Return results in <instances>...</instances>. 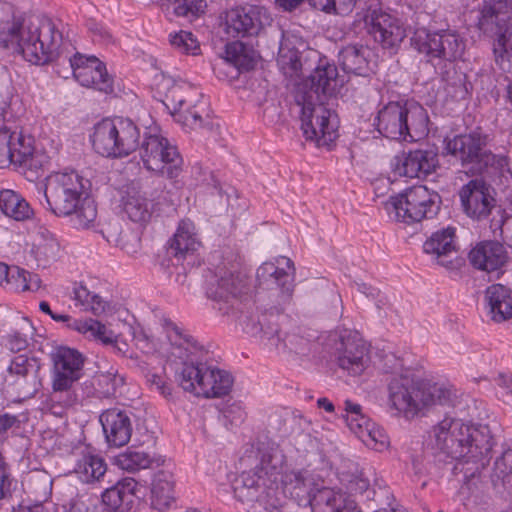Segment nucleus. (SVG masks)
I'll use <instances>...</instances> for the list:
<instances>
[{"mask_svg": "<svg viewBox=\"0 0 512 512\" xmlns=\"http://www.w3.org/2000/svg\"><path fill=\"white\" fill-rule=\"evenodd\" d=\"M497 428L495 420L475 424L446 416L432 427L429 445L437 461H456L453 474L470 490L491 458Z\"/></svg>", "mask_w": 512, "mask_h": 512, "instance_id": "f257e3e1", "label": "nucleus"}, {"mask_svg": "<svg viewBox=\"0 0 512 512\" xmlns=\"http://www.w3.org/2000/svg\"><path fill=\"white\" fill-rule=\"evenodd\" d=\"M285 456L277 449L262 453L259 464L253 469L243 471L233 482L235 497L241 502H249L259 498L260 493L267 497L278 488V483L291 485L294 489L305 492L313 497L315 482L308 470L292 471L284 476Z\"/></svg>", "mask_w": 512, "mask_h": 512, "instance_id": "f03ea898", "label": "nucleus"}, {"mask_svg": "<svg viewBox=\"0 0 512 512\" xmlns=\"http://www.w3.org/2000/svg\"><path fill=\"white\" fill-rule=\"evenodd\" d=\"M62 34L48 18L13 19L0 25V45L20 53L33 64H46L58 56Z\"/></svg>", "mask_w": 512, "mask_h": 512, "instance_id": "7ed1b4c3", "label": "nucleus"}, {"mask_svg": "<svg viewBox=\"0 0 512 512\" xmlns=\"http://www.w3.org/2000/svg\"><path fill=\"white\" fill-rule=\"evenodd\" d=\"M83 178L76 172L56 173L47 178L44 197L57 216H71L75 227L90 228L96 220L95 202L84 195Z\"/></svg>", "mask_w": 512, "mask_h": 512, "instance_id": "20e7f679", "label": "nucleus"}, {"mask_svg": "<svg viewBox=\"0 0 512 512\" xmlns=\"http://www.w3.org/2000/svg\"><path fill=\"white\" fill-rule=\"evenodd\" d=\"M453 393L439 384H427L407 375L394 376L388 383V401L406 419L422 416L435 403L448 402Z\"/></svg>", "mask_w": 512, "mask_h": 512, "instance_id": "39448f33", "label": "nucleus"}, {"mask_svg": "<svg viewBox=\"0 0 512 512\" xmlns=\"http://www.w3.org/2000/svg\"><path fill=\"white\" fill-rule=\"evenodd\" d=\"M377 131L386 138L415 141L428 134V114L416 102H389L375 119Z\"/></svg>", "mask_w": 512, "mask_h": 512, "instance_id": "423d86ee", "label": "nucleus"}, {"mask_svg": "<svg viewBox=\"0 0 512 512\" xmlns=\"http://www.w3.org/2000/svg\"><path fill=\"white\" fill-rule=\"evenodd\" d=\"M294 99L301 108V129L306 140L318 147H329L338 138L339 121L334 110L314 91L301 87Z\"/></svg>", "mask_w": 512, "mask_h": 512, "instance_id": "0eeeda50", "label": "nucleus"}, {"mask_svg": "<svg viewBox=\"0 0 512 512\" xmlns=\"http://www.w3.org/2000/svg\"><path fill=\"white\" fill-rule=\"evenodd\" d=\"M487 142V135L474 131L447 140L445 150L471 175H481L490 168L502 170L508 164L506 157L493 154Z\"/></svg>", "mask_w": 512, "mask_h": 512, "instance_id": "6e6552de", "label": "nucleus"}, {"mask_svg": "<svg viewBox=\"0 0 512 512\" xmlns=\"http://www.w3.org/2000/svg\"><path fill=\"white\" fill-rule=\"evenodd\" d=\"M441 198L435 191L418 185L391 196L385 203L389 216L405 224L419 223L434 217L440 209Z\"/></svg>", "mask_w": 512, "mask_h": 512, "instance_id": "1a4fd4ad", "label": "nucleus"}, {"mask_svg": "<svg viewBox=\"0 0 512 512\" xmlns=\"http://www.w3.org/2000/svg\"><path fill=\"white\" fill-rule=\"evenodd\" d=\"M140 133L129 119H104L94 127V150L105 157H125L136 150Z\"/></svg>", "mask_w": 512, "mask_h": 512, "instance_id": "9d476101", "label": "nucleus"}, {"mask_svg": "<svg viewBox=\"0 0 512 512\" xmlns=\"http://www.w3.org/2000/svg\"><path fill=\"white\" fill-rule=\"evenodd\" d=\"M177 381L185 391L205 398L225 396L233 385V378L228 372L192 362L183 363L181 370L177 372Z\"/></svg>", "mask_w": 512, "mask_h": 512, "instance_id": "9b49d317", "label": "nucleus"}, {"mask_svg": "<svg viewBox=\"0 0 512 512\" xmlns=\"http://www.w3.org/2000/svg\"><path fill=\"white\" fill-rule=\"evenodd\" d=\"M144 167L159 176L177 182L183 170V159L178 149L161 135H149L140 146Z\"/></svg>", "mask_w": 512, "mask_h": 512, "instance_id": "f8f14e48", "label": "nucleus"}, {"mask_svg": "<svg viewBox=\"0 0 512 512\" xmlns=\"http://www.w3.org/2000/svg\"><path fill=\"white\" fill-rule=\"evenodd\" d=\"M271 310L273 311L241 313L238 318V324L242 330L251 337L259 339L269 351L280 350L281 347L287 346L283 341V332L278 322L283 307L276 303Z\"/></svg>", "mask_w": 512, "mask_h": 512, "instance_id": "ddd939ff", "label": "nucleus"}, {"mask_svg": "<svg viewBox=\"0 0 512 512\" xmlns=\"http://www.w3.org/2000/svg\"><path fill=\"white\" fill-rule=\"evenodd\" d=\"M294 277V263L285 256L277 258L276 263H263L256 271L258 287L275 291L278 306H283L290 301L294 290Z\"/></svg>", "mask_w": 512, "mask_h": 512, "instance_id": "4468645a", "label": "nucleus"}, {"mask_svg": "<svg viewBox=\"0 0 512 512\" xmlns=\"http://www.w3.org/2000/svg\"><path fill=\"white\" fill-rule=\"evenodd\" d=\"M335 358L340 369L348 375L359 376L371 361L369 345L357 331L340 330L335 343Z\"/></svg>", "mask_w": 512, "mask_h": 512, "instance_id": "2eb2a0df", "label": "nucleus"}, {"mask_svg": "<svg viewBox=\"0 0 512 512\" xmlns=\"http://www.w3.org/2000/svg\"><path fill=\"white\" fill-rule=\"evenodd\" d=\"M270 17L264 7L246 5L228 10L224 18V33L228 38L257 36L269 22Z\"/></svg>", "mask_w": 512, "mask_h": 512, "instance_id": "dca6fc26", "label": "nucleus"}, {"mask_svg": "<svg viewBox=\"0 0 512 512\" xmlns=\"http://www.w3.org/2000/svg\"><path fill=\"white\" fill-rule=\"evenodd\" d=\"M415 43L420 53L425 54L429 61L440 59L455 61L460 59L465 51V42L455 31L429 33L422 31L415 37Z\"/></svg>", "mask_w": 512, "mask_h": 512, "instance_id": "f3484780", "label": "nucleus"}, {"mask_svg": "<svg viewBox=\"0 0 512 512\" xmlns=\"http://www.w3.org/2000/svg\"><path fill=\"white\" fill-rule=\"evenodd\" d=\"M39 370L40 363L37 359L18 355L11 360L4 381L18 397L30 398L41 387Z\"/></svg>", "mask_w": 512, "mask_h": 512, "instance_id": "a211bd4d", "label": "nucleus"}, {"mask_svg": "<svg viewBox=\"0 0 512 512\" xmlns=\"http://www.w3.org/2000/svg\"><path fill=\"white\" fill-rule=\"evenodd\" d=\"M423 251L439 266L449 271L460 269L464 259L458 255L456 229L448 226L433 232L423 243Z\"/></svg>", "mask_w": 512, "mask_h": 512, "instance_id": "6ab92c4d", "label": "nucleus"}, {"mask_svg": "<svg viewBox=\"0 0 512 512\" xmlns=\"http://www.w3.org/2000/svg\"><path fill=\"white\" fill-rule=\"evenodd\" d=\"M238 254L230 252L227 262H221L215 268V281L210 282L207 296L215 301L229 302L240 296L245 287V279L237 273Z\"/></svg>", "mask_w": 512, "mask_h": 512, "instance_id": "aec40b11", "label": "nucleus"}, {"mask_svg": "<svg viewBox=\"0 0 512 512\" xmlns=\"http://www.w3.org/2000/svg\"><path fill=\"white\" fill-rule=\"evenodd\" d=\"M34 146L30 138L0 129V168L13 165L25 172L35 166Z\"/></svg>", "mask_w": 512, "mask_h": 512, "instance_id": "412c9836", "label": "nucleus"}, {"mask_svg": "<svg viewBox=\"0 0 512 512\" xmlns=\"http://www.w3.org/2000/svg\"><path fill=\"white\" fill-rule=\"evenodd\" d=\"M74 78L84 87L100 92H113V79L108 75L105 65L96 57H84L77 53L69 59Z\"/></svg>", "mask_w": 512, "mask_h": 512, "instance_id": "4be33fe9", "label": "nucleus"}, {"mask_svg": "<svg viewBox=\"0 0 512 512\" xmlns=\"http://www.w3.org/2000/svg\"><path fill=\"white\" fill-rule=\"evenodd\" d=\"M477 28L493 38L512 29V0H486L479 8Z\"/></svg>", "mask_w": 512, "mask_h": 512, "instance_id": "5701e85b", "label": "nucleus"}, {"mask_svg": "<svg viewBox=\"0 0 512 512\" xmlns=\"http://www.w3.org/2000/svg\"><path fill=\"white\" fill-rule=\"evenodd\" d=\"M54 371L52 388L54 390L71 389L77 382L84 366V357L75 349L61 347L53 355Z\"/></svg>", "mask_w": 512, "mask_h": 512, "instance_id": "b1692460", "label": "nucleus"}, {"mask_svg": "<svg viewBox=\"0 0 512 512\" xmlns=\"http://www.w3.org/2000/svg\"><path fill=\"white\" fill-rule=\"evenodd\" d=\"M391 165L399 176L425 178L435 172L439 162L432 150H414L395 156Z\"/></svg>", "mask_w": 512, "mask_h": 512, "instance_id": "393cba45", "label": "nucleus"}, {"mask_svg": "<svg viewBox=\"0 0 512 512\" xmlns=\"http://www.w3.org/2000/svg\"><path fill=\"white\" fill-rule=\"evenodd\" d=\"M368 32L383 47H393L405 37V29L394 16L382 11L371 10L365 16Z\"/></svg>", "mask_w": 512, "mask_h": 512, "instance_id": "a878e982", "label": "nucleus"}, {"mask_svg": "<svg viewBox=\"0 0 512 512\" xmlns=\"http://www.w3.org/2000/svg\"><path fill=\"white\" fill-rule=\"evenodd\" d=\"M459 195L465 213L474 219L487 217L495 205L489 187L481 179L469 181L461 188Z\"/></svg>", "mask_w": 512, "mask_h": 512, "instance_id": "bb28decb", "label": "nucleus"}, {"mask_svg": "<svg viewBox=\"0 0 512 512\" xmlns=\"http://www.w3.org/2000/svg\"><path fill=\"white\" fill-rule=\"evenodd\" d=\"M468 258L474 268L491 273L499 271L505 265L508 255L499 242L484 241L471 249Z\"/></svg>", "mask_w": 512, "mask_h": 512, "instance_id": "cd10ccee", "label": "nucleus"}, {"mask_svg": "<svg viewBox=\"0 0 512 512\" xmlns=\"http://www.w3.org/2000/svg\"><path fill=\"white\" fill-rule=\"evenodd\" d=\"M100 422L110 446L126 445L132 435V423L129 415L122 410L112 408L100 415Z\"/></svg>", "mask_w": 512, "mask_h": 512, "instance_id": "c85d7f7f", "label": "nucleus"}, {"mask_svg": "<svg viewBox=\"0 0 512 512\" xmlns=\"http://www.w3.org/2000/svg\"><path fill=\"white\" fill-rule=\"evenodd\" d=\"M137 482L131 477L117 481L102 493V502L112 512H129L135 501Z\"/></svg>", "mask_w": 512, "mask_h": 512, "instance_id": "c756f323", "label": "nucleus"}, {"mask_svg": "<svg viewBox=\"0 0 512 512\" xmlns=\"http://www.w3.org/2000/svg\"><path fill=\"white\" fill-rule=\"evenodd\" d=\"M485 303L490 319L501 323L512 318V293L502 284H493L485 291Z\"/></svg>", "mask_w": 512, "mask_h": 512, "instance_id": "7c9ffc66", "label": "nucleus"}, {"mask_svg": "<svg viewBox=\"0 0 512 512\" xmlns=\"http://www.w3.org/2000/svg\"><path fill=\"white\" fill-rule=\"evenodd\" d=\"M200 246L196 237L195 226L189 219L179 222L177 230L169 241L168 253L177 260L193 255Z\"/></svg>", "mask_w": 512, "mask_h": 512, "instance_id": "2f4dec72", "label": "nucleus"}, {"mask_svg": "<svg viewBox=\"0 0 512 512\" xmlns=\"http://www.w3.org/2000/svg\"><path fill=\"white\" fill-rule=\"evenodd\" d=\"M337 75V68L334 65L327 64L317 67L307 80L296 86L295 91L305 86L308 91L317 93L325 102L328 95L333 94L336 90Z\"/></svg>", "mask_w": 512, "mask_h": 512, "instance_id": "473e14b6", "label": "nucleus"}, {"mask_svg": "<svg viewBox=\"0 0 512 512\" xmlns=\"http://www.w3.org/2000/svg\"><path fill=\"white\" fill-rule=\"evenodd\" d=\"M174 502L172 474L158 471L152 483L151 508L161 512L173 508Z\"/></svg>", "mask_w": 512, "mask_h": 512, "instance_id": "72a5a7b5", "label": "nucleus"}, {"mask_svg": "<svg viewBox=\"0 0 512 512\" xmlns=\"http://www.w3.org/2000/svg\"><path fill=\"white\" fill-rule=\"evenodd\" d=\"M309 502L315 507L325 504L332 512H353L357 508L355 500L350 495L328 487L317 489Z\"/></svg>", "mask_w": 512, "mask_h": 512, "instance_id": "f704fd0d", "label": "nucleus"}, {"mask_svg": "<svg viewBox=\"0 0 512 512\" xmlns=\"http://www.w3.org/2000/svg\"><path fill=\"white\" fill-rule=\"evenodd\" d=\"M122 206L128 218L135 223H147L154 213L151 201L135 190L126 192L122 198Z\"/></svg>", "mask_w": 512, "mask_h": 512, "instance_id": "c9c22d12", "label": "nucleus"}, {"mask_svg": "<svg viewBox=\"0 0 512 512\" xmlns=\"http://www.w3.org/2000/svg\"><path fill=\"white\" fill-rule=\"evenodd\" d=\"M370 50L363 45H347L338 55V62L346 73L365 75L368 71Z\"/></svg>", "mask_w": 512, "mask_h": 512, "instance_id": "e433bc0d", "label": "nucleus"}, {"mask_svg": "<svg viewBox=\"0 0 512 512\" xmlns=\"http://www.w3.org/2000/svg\"><path fill=\"white\" fill-rule=\"evenodd\" d=\"M489 479L493 488L498 492L512 489V449H506L496 457Z\"/></svg>", "mask_w": 512, "mask_h": 512, "instance_id": "4c0bfd02", "label": "nucleus"}, {"mask_svg": "<svg viewBox=\"0 0 512 512\" xmlns=\"http://www.w3.org/2000/svg\"><path fill=\"white\" fill-rule=\"evenodd\" d=\"M74 472L84 482L90 483L100 481L107 472V464L99 455L90 452L82 453L81 457L76 461Z\"/></svg>", "mask_w": 512, "mask_h": 512, "instance_id": "58836bf2", "label": "nucleus"}, {"mask_svg": "<svg viewBox=\"0 0 512 512\" xmlns=\"http://www.w3.org/2000/svg\"><path fill=\"white\" fill-rule=\"evenodd\" d=\"M0 209L6 216L16 221L29 219L33 214L28 202L12 190L0 192Z\"/></svg>", "mask_w": 512, "mask_h": 512, "instance_id": "ea45409f", "label": "nucleus"}, {"mask_svg": "<svg viewBox=\"0 0 512 512\" xmlns=\"http://www.w3.org/2000/svg\"><path fill=\"white\" fill-rule=\"evenodd\" d=\"M69 327L83 334H89L104 345L116 344V335L104 324L95 319H75L69 323Z\"/></svg>", "mask_w": 512, "mask_h": 512, "instance_id": "a19ab883", "label": "nucleus"}, {"mask_svg": "<svg viewBox=\"0 0 512 512\" xmlns=\"http://www.w3.org/2000/svg\"><path fill=\"white\" fill-rule=\"evenodd\" d=\"M29 493L34 496L32 504L29 507L38 508L47 502L52 492V479L45 471H36L31 474L28 479Z\"/></svg>", "mask_w": 512, "mask_h": 512, "instance_id": "79ce46f5", "label": "nucleus"}, {"mask_svg": "<svg viewBox=\"0 0 512 512\" xmlns=\"http://www.w3.org/2000/svg\"><path fill=\"white\" fill-rule=\"evenodd\" d=\"M152 461L148 453L136 447H130L115 457V464L128 472L149 468Z\"/></svg>", "mask_w": 512, "mask_h": 512, "instance_id": "37998d69", "label": "nucleus"}, {"mask_svg": "<svg viewBox=\"0 0 512 512\" xmlns=\"http://www.w3.org/2000/svg\"><path fill=\"white\" fill-rule=\"evenodd\" d=\"M492 39L496 64L504 72H512V28Z\"/></svg>", "mask_w": 512, "mask_h": 512, "instance_id": "c03bdc74", "label": "nucleus"}, {"mask_svg": "<svg viewBox=\"0 0 512 512\" xmlns=\"http://www.w3.org/2000/svg\"><path fill=\"white\" fill-rule=\"evenodd\" d=\"M34 334L32 323L23 318L17 322L12 331L6 336L5 346L12 352L25 350L28 346V340Z\"/></svg>", "mask_w": 512, "mask_h": 512, "instance_id": "a18cd8bd", "label": "nucleus"}, {"mask_svg": "<svg viewBox=\"0 0 512 512\" xmlns=\"http://www.w3.org/2000/svg\"><path fill=\"white\" fill-rule=\"evenodd\" d=\"M277 64L284 75L288 77L299 76L302 72V63L299 51L288 45H281L278 52Z\"/></svg>", "mask_w": 512, "mask_h": 512, "instance_id": "49530a36", "label": "nucleus"}, {"mask_svg": "<svg viewBox=\"0 0 512 512\" xmlns=\"http://www.w3.org/2000/svg\"><path fill=\"white\" fill-rule=\"evenodd\" d=\"M59 243L54 238L41 239L34 245L32 252L38 266L46 267L49 263L55 261L59 254Z\"/></svg>", "mask_w": 512, "mask_h": 512, "instance_id": "de8ad7c7", "label": "nucleus"}, {"mask_svg": "<svg viewBox=\"0 0 512 512\" xmlns=\"http://www.w3.org/2000/svg\"><path fill=\"white\" fill-rule=\"evenodd\" d=\"M74 299L86 310L91 311L95 315H99L105 311V303L101 297L96 294H91L83 285H78L74 288Z\"/></svg>", "mask_w": 512, "mask_h": 512, "instance_id": "09e8293b", "label": "nucleus"}, {"mask_svg": "<svg viewBox=\"0 0 512 512\" xmlns=\"http://www.w3.org/2000/svg\"><path fill=\"white\" fill-rule=\"evenodd\" d=\"M207 7L205 0H174V13L189 21L198 18Z\"/></svg>", "mask_w": 512, "mask_h": 512, "instance_id": "8fccbe9b", "label": "nucleus"}, {"mask_svg": "<svg viewBox=\"0 0 512 512\" xmlns=\"http://www.w3.org/2000/svg\"><path fill=\"white\" fill-rule=\"evenodd\" d=\"M170 43L180 53L188 55H197L200 53L199 42L191 32L180 31L171 35Z\"/></svg>", "mask_w": 512, "mask_h": 512, "instance_id": "3c124183", "label": "nucleus"}, {"mask_svg": "<svg viewBox=\"0 0 512 512\" xmlns=\"http://www.w3.org/2000/svg\"><path fill=\"white\" fill-rule=\"evenodd\" d=\"M94 380L106 394L114 393L118 387L124 384V378L118 375L117 371L114 369L97 373Z\"/></svg>", "mask_w": 512, "mask_h": 512, "instance_id": "603ef678", "label": "nucleus"}, {"mask_svg": "<svg viewBox=\"0 0 512 512\" xmlns=\"http://www.w3.org/2000/svg\"><path fill=\"white\" fill-rule=\"evenodd\" d=\"M10 270L11 273L8 275V282H6V285L11 286L17 291H28L29 287L27 286V278H29V272L17 266L11 267Z\"/></svg>", "mask_w": 512, "mask_h": 512, "instance_id": "864d4df0", "label": "nucleus"}, {"mask_svg": "<svg viewBox=\"0 0 512 512\" xmlns=\"http://www.w3.org/2000/svg\"><path fill=\"white\" fill-rule=\"evenodd\" d=\"M351 430L367 447L368 440L374 437V432L383 431L379 426L366 420L365 423H353Z\"/></svg>", "mask_w": 512, "mask_h": 512, "instance_id": "5fc2aeb1", "label": "nucleus"}, {"mask_svg": "<svg viewBox=\"0 0 512 512\" xmlns=\"http://www.w3.org/2000/svg\"><path fill=\"white\" fill-rule=\"evenodd\" d=\"M114 246L121 248L128 254H134L137 253L140 247V239L134 232L128 229L123 230L119 243L114 244Z\"/></svg>", "mask_w": 512, "mask_h": 512, "instance_id": "6e6d98bb", "label": "nucleus"}, {"mask_svg": "<svg viewBox=\"0 0 512 512\" xmlns=\"http://www.w3.org/2000/svg\"><path fill=\"white\" fill-rule=\"evenodd\" d=\"M345 411L347 412L346 422L350 430L353 429V423H365L368 420L361 412V405L350 400L345 401Z\"/></svg>", "mask_w": 512, "mask_h": 512, "instance_id": "4d7b16f0", "label": "nucleus"}, {"mask_svg": "<svg viewBox=\"0 0 512 512\" xmlns=\"http://www.w3.org/2000/svg\"><path fill=\"white\" fill-rule=\"evenodd\" d=\"M52 400L57 403H61L65 408L69 409L77 404L78 397L77 395L71 391V389L66 390H54L51 394Z\"/></svg>", "mask_w": 512, "mask_h": 512, "instance_id": "13d9d810", "label": "nucleus"}, {"mask_svg": "<svg viewBox=\"0 0 512 512\" xmlns=\"http://www.w3.org/2000/svg\"><path fill=\"white\" fill-rule=\"evenodd\" d=\"M184 89L183 85L174 84L166 93V99L173 106L175 114L178 112L177 109H180L185 103V98L183 97Z\"/></svg>", "mask_w": 512, "mask_h": 512, "instance_id": "bf43d9fd", "label": "nucleus"}, {"mask_svg": "<svg viewBox=\"0 0 512 512\" xmlns=\"http://www.w3.org/2000/svg\"><path fill=\"white\" fill-rule=\"evenodd\" d=\"M122 232L120 222H110L101 230L103 237L112 245L119 243Z\"/></svg>", "mask_w": 512, "mask_h": 512, "instance_id": "052dcab7", "label": "nucleus"}, {"mask_svg": "<svg viewBox=\"0 0 512 512\" xmlns=\"http://www.w3.org/2000/svg\"><path fill=\"white\" fill-rule=\"evenodd\" d=\"M175 115L178 116V121L191 129L202 126V118L196 111L187 110L183 113L177 112Z\"/></svg>", "mask_w": 512, "mask_h": 512, "instance_id": "680f3d73", "label": "nucleus"}, {"mask_svg": "<svg viewBox=\"0 0 512 512\" xmlns=\"http://www.w3.org/2000/svg\"><path fill=\"white\" fill-rule=\"evenodd\" d=\"M355 6V0H331V14L347 15Z\"/></svg>", "mask_w": 512, "mask_h": 512, "instance_id": "e2e57ef3", "label": "nucleus"}, {"mask_svg": "<svg viewBox=\"0 0 512 512\" xmlns=\"http://www.w3.org/2000/svg\"><path fill=\"white\" fill-rule=\"evenodd\" d=\"M88 494H78L70 500L69 512H88L90 506Z\"/></svg>", "mask_w": 512, "mask_h": 512, "instance_id": "0e129e2a", "label": "nucleus"}, {"mask_svg": "<svg viewBox=\"0 0 512 512\" xmlns=\"http://www.w3.org/2000/svg\"><path fill=\"white\" fill-rule=\"evenodd\" d=\"M389 446V438L383 431L374 432V437L368 440V448L383 451Z\"/></svg>", "mask_w": 512, "mask_h": 512, "instance_id": "69168bd1", "label": "nucleus"}, {"mask_svg": "<svg viewBox=\"0 0 512 512\" xmlns=\"http://www.w3.org/2000/svg\"><path fill=\"white\" fill-rule=\"evenodd\" d=\"M134 340L143 351L149 352L154 348L153 339L143 329L134 332Z\"/></svg>", "mask_w": 512, "mask_h": 512, "instance_id": "338daca9", "label": "nucleus"}, {"mask_svg": "<svg viewBox=\"0 0 512 512\" xmlns=\"http://www.w3.org/2000/svg\"><path fill=\"white\" fill-rule=\"evenodd\" d=\"M348 482H349L350 489L352 491L359 492V493L365 492L370 485L369 480L363 476L362 472H360L357 475L352 476V478L350 480H348Z\"/></svg>", "mask_w": 512, "mask_h": 512, "instance_id": "774afa93", "label": "nucleus"}]
</instances>
